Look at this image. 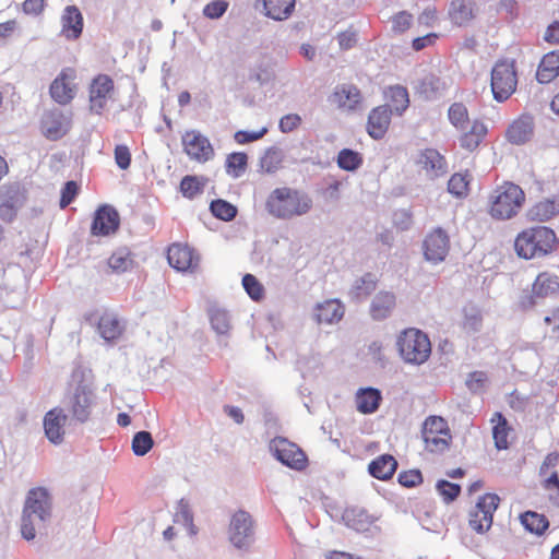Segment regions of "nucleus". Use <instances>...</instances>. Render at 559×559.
Instances as JSON below:
<instances>
[{
  "mask_svg": "<svg viewBox=\"0 0 559 559\" xmlns=\"http://www.w3.org/2000/svg\"><path fill=\"white\" fill-rule=\"evenodd\" d=\"M312 207L313 200L307 192L289 187L274 189L265 202L267 213L283 221L305 216Z\"/></svg>",
  "mask_w": 559,
  "mask_h": 559,
  "instance_id": "nucleus-1",
  "label": "nucleus"
},
{
  "mask_svg": "<svg viewBox=\"0 0 559 559\" xmlns=\"http://www.w3.org/2000/svg\"><path fill=\"white\" fill-rule=\"evenodd\" d=\"M51 519V502L45 488H34L28 491L25 500L21 533L26 540H32L36 535L46 533Z\"/></svg>",
  "mask_w": 559,
  "mask_h": 559,
  "instance_id": "nucleus-2",
  "label": "nucleus"
},
{
  "mask_svg": "<svg viewBox=\"0 0 559 559\" xmlns=\"http://www.w3.org/2000/svg\"><path fill=\"white\" fill-rule=\"evenodd\" d=\"M557 243L552 229L546 226H535L520 233L514 241V249L520 258L530 260L550 253Z\"/></svg>",
  "mask_w": 559,
  "mask_h": 559,
  "instance_id": "nucleus-3",
  "label": "nucleus"
},
{
  "mask_svg": "<svg viewBox=\"0 0 559 559\" xmlns=\"http://www.w3.org/2000/svg\"><path fill=\"white\" fill-rule=\"evenodd\" d=\"M524 200L525 194L519 186L506 182L490 195V214L493 218L509 219L518 214Z\"/></svg>",
  "mask_w": 559,
  "mask_h": 559,
  "instance_id": "nucleus-4",
  "label": "nucleus"
},
{
  "mask_svg": "<svg viewBox=\"0 0 559 559\" xmlns=\"http://www.w3.org/2000/svg\"><path fill=\"white\" fill-rule=\"evenodd\" d=\"M72 381L75 383V388L68 397V409L73 419L85 423L92 413L95 395L91 383L84 379L82 370L73 371Z\"/></svg>",
  "mask_w": 559,
  "mask_h": 559,
  "instance_id": "nucleus-5",
  "label": "nucleus"
},
{
  "mask_svg": "<svg viewBox=\"0 0 559 559\" xmlns=\"http://www.w3.org/2000/svg\"><path fill=\"white\" fill-rule=\"evenodd\" d=\"M401 357L407 364L421 365L431 353V344L427 335L417 329H407L397 338Z\"/></svg>",
  "mask_w": 559,
  "mask_h": 559,
  "instance_id": "nucleus-6",
  "label": "nucleus"
},
{
  "mask_svg": "<svg viewBox=\"0 0 559 559\" xmlns=\"http://www.w3.org/2000/svg\"><path fill=\"white\" fill-rule=\"evenodd\" d=\"M229 543L239 550H248L255 539V523L251 514L245 510L236 511L227 530Z\"/></svg>",
  "mask_w": 559,
  "mask_h": 559,
  "instance_id": "nucleus-7",
  "label": "nucleus"
},
{
  "mask_svg": "<svg viewBox=\"0 0 559 559\" xmlns=\"http://www.w3.org/2000/svg\"><path fill=\"white\" fill-rule=\"evenodd\" d=\"M518 84L513 62L499 61L491 71V91L497 102L508 99L515 91Z\"/></svg>",
  "mask_w": 559,
  "mask_h": 559,
  "instance_id": "nucleus-8",
  "label": "nucleus"
},
{
  "mask_svg": "<svg viewBox=\"0 0 559 559\" xmlns=\"http://www.w3.org/2000/svg\"><path fill=\"white\" fill-rule=\"evenodd\" d=\"M500 502L496 493H486L481 496L476 506L469 512L468 524L473 531L478 534L486 533L492 525L493 513Z\"/></svg>",
  "mask_w": 559,
  "mask_h": 559,
  "instance_id": "nucleus-9",
  "label": "nucleus"
},
{
  "mask_svg": "<svg viewBox=\"0 0 559 559\" xmlns=\"http://www.w3.org/2000/svg\"><path fill=\"white\" fill-rule=\"evenodd\" d=\"M72 127V112L60 108L46 110L40 119V129L45 138L57 141L63 138Z\"/></svg>",
  "mask_w": 559,
  "mask_h": 559,
  "instance_id": "nucleus-10",
  "label": "nucleus"
},
{
  "mask_svg": "<svg viewBox=\"0 0 559 559\" xmlns=\"http://www.w3.org/2000/svg\"><path fill=\"white\" fill-rule=\"evenodd\" d=\"M270 450L282 464L300 471L306 466L307 457L302 450L286 438L277 437L270 442Z\"/></svg>",
  "mask_w": 559,
  "mask_h": 559,
  "instance_id": "nucleus-11",
  "label": "nucleus"
},
{
  "mask_svg": "<svg viewBox=\"0 0 559 559\" xmlns=\"http://www.w3.org/2000/svg\"><path fill=\"white\" fill-rule=\"evenodd\" d=\"M559 292V278L557 275L544 272L533 283L532 292L522 297V306L530 308L536 306L539 299L551 297Z\"/></svg>",
  "mask_w": 559,
  "mask_h": 559,
  "instance_id": "nucleus-12",
  "label": "nucleus"
},
{
  "mask_svg": "<svg viewBox=\"0 0 559 559\" xmlns=\"http://www.w3.org/2000/svg\"><path fill=\"white\" fill-rule=\"evenodd\" d=\"M423 248L425 259L428 262L438 264L444 261L450 249L448 234L440 227L433 229L426 236Z\"/></svg>",
  "mask_w": 559,
  "mask_h": 559,
  "instance_id": "nucleus-13",
  "label": "nucleus"
},
{
  "mask_svg": "<svg viewBox=\"0 0 559 559\" xmlns=\"http://www.w3.org/2000/svg\"><path fill=\"white\" fill-rule=\"evenodd\" d=\"M182 145L188 156L198 162H206L214 155L209 139L195 130L187 131L182 135Z\"/></svg>",
  "mask_w": 559,
  "mask_h": 559,
  "instance_id": "nucleus-14",
  "label": "nucleus"
},
{
  "mask_svg": "<svg viewBox=\"0 0 559 559\" xmlns=\"http://www.w3.org/2000/svg\"><path fill=\"white\" fill-rule=\"evenodd\" d=\"M114 91V81L106 74L96 76L90 86V109L100 115Z\"/></svg>",
  "mask_w": 559,
  "mask_h": 559,
  "instance_id": "nucleus-15",
  "label": "nucleus"
},
{
  "mask_svg": "<svg viewBox=\"0 0 559 559\" xmlns=\"http://www.w3.org/2000/svg\"><path fill=\"white\" fill-rule=\"evenodd\" d=\"M75 71L73 69H63L50 85L51 98L60 105L69 104L75 96Z\"/></svg>",
  "mask_w": 559,
  "mask_h": 559,
  "instance_id": "nucleus-16",
  "label": "nucleus"
},
{
  "mask_svg": "<svg viewBox=\"0 0 559 559\" xmlns=\"http://www.w3.org/2000/svg\"><path fill=\"white\" fill-rule=\"evenodd\" d=\"M416 164L429 179H436L448 173V163L443 155L435 148H426L418 153Z\"/></svg>",
  "mask_w": 559,
  "mask_h": 559,
  "instance_id": "nucleus-17",
  "label": "nucleus"
},
{
  "mask_svg": "<svg viewBox=\"0 0 559 559\" xmlns=\"http://www.w3.org/2000/svg\"><path fill=\"white\" fill-rule=\"evenodd\" d=\"M119 223L118 212L110 205H102L95 212L91 231L94 236H108L118 229Z\"/></svg>",
  "mask_w": 559,
  "mask_h": 559,
  "instance_id": "nucleus-18",
  "label": "nucleus"
},
{
  "mask_svg": "<svg viewBox=\"0 0 559 559\" xmlns=\"http://www.w3.org/2000/svg\"><path fill=\"white\" fill-rule=\"evenodd\" d=\"M67 415L62 408L55 407L46 413L43 425L46 438L53 444H60L64 438Z\"/></svg>",
  "mask_w": 559,
  "mask_h": 559,
  "instance_id": "nucleus-19",
  "label": "nucleus"
},
{
  "mask_svg": "<svg viewBox=\"0 0 559 559\" xmlns=\"http://www.w3.org/2000/svg\"><path fill=\"white\" fill-rule=\"evenodd\" d=\"M343 523L357 533H368L377 530L376 518L359 507L346 508L342 514Z\"/></svg>",
  "mask_w": 559,
  "mask_h": 559,
  "instance_id": "nucleus-20",
  "label": "nucleus"
},
{
  "mask_svg": "<svg viewBox=\"0 0 559 559\" xmlns=\"http://www.w3.org/2000/svg\"><path fill=\"white\" fill-rule=\"evenodd\" d=\"M417 94L427 100L441 97L447 90V83L435 73H427L414 82Z\"/></svg>",
  "mask_w": 559,
  "mask_h": 559,
  "instance_id": "nucleus-21",
  "label": "nucleus"
},
{
  "mask_svg": "<svg viewBox=\"0 0 559 559\" xmlns=\"http://www.w3.org/2000/svg\"><path fill=\"white\" fill-rule=\"evenodd\" d=\"M392 110L388 106L372 109L368 116L367 131L374 140H380L386 133L391 122Z\"/></svg>",
  "mask_w": 559,
  "mask_h": 559,
  "instance_id": "nucleus-22",
  "label": "nucleus"
},
{
  "mask_svg": "<svg viewBox=\"0 0 559 559\" xmlns=\"http://www.w3.org/2000/svg\"><path fill=\"white\" fill-rule=\"evenodd\" d=\"M533 118L531 116H521L509 126L506 136L511 144L523 145L533 138Z\"/></svg>",
  "mask_w": 559,
  "mask_h": 559,
  "instance_id": "nucleus-23",
  "label": "nucleus"
},
{
  "mask_svg": "<svg viewBox=\"0 0 559 559\" xmlns=\"http://www.w3.org/2000/svg\"><path fill=\"white\" fill-rule=\"evenodd\" d=\"M167 260L169 265L179 272L192 270L197 265L192 250L180 243H174L168 248Z\"/></svg>",
  "mask_w": 559,
  "mask_h": 559,
  "instance_id": "nucleus-24",
  "label": "nucleus"
},
{
  "mask_svg": "<svg viewBox=\"0 0 559 559\" xmlns=\"http://www.w3.org/2000/svg\"><path fill=\"white\" fill-rule=\"evenodd\" d=\"M62 34L69 39H76L83 29V16L75 5H68L61 15Z\"/></svg>",
  "mask_w": 559,
  "mask_h": 559,
  "instance_id": "nucleus-25",
  "label": "nucleus"
},
{
  "mask_svg": "<svg viewBox=\"0 0 559 559\" xmlns=\"http://www.w3.org/2000/svg\"><path fill=\"white\" fill-rule=\"evenodd\" d=\"M396 298L391 292H379L370 305V316L373 320L386 319L395 308Z\"/></svg>",
  "mask_w": 559,
  "mask_h": 559,
  "instance_id": "nucleus-26",
  "label": "nucleus"
},
{
  "mask_svg": "<svg viewBox=\"0 0 559 559\" xmlns=\"http://www.w3.org/2000/svg\"><path fill=\"white\" fill-rule=\"evenodd\" d=\"M344 316V308L337 300H325L317 304L314 308V320L318 323H334Z\"/></svg>",
  "mask_w": 559,
  "mask_h": 559,
  "instance_id": "nucleus-27",
  "label": "nucleus"
},
{
  "mask_svg": "<svg viewBox=\"0 0 559 559\" xmlns=\"http://www.w3.org/2000/svg\"><path fill=\"white\" fill-rule=\"evenodd\" d=\"M356 407L361 414L374 413L381 403V392L376 388H361L356 393Z\"/></svg>",
  "mask_w": 559,
  "mask_h": 559,
  "instance_id": "nucleus-28",
  "label": "nucleus"
},
{
  "mask_svg": "<svg viewBox=\"0 0 559 559\" xmlns=\"http://www.w3.org/2000/svg\"><path fill=\"white\" fill-rule=\"evenodd\" d=\"M559 75V51H551L544 56L536 72L539 83L551 82Z\"/></svg>",
  "mask_w": 559,
  "mask_h": 559,
  "instance_id": "nucleus-29",
  "label": "nucleus"
},
{
  "mask_svg": "<svg viewBox=\"0 0 559 559\" xmlns=\"http://www.w3.org/2000/svg\"><path fill=\"white\" fill-rule=\"evenodd\" d=\"M449 15L454 24L466 25L475 16L474 0H452Z\"/></svg>",
  "mask_w": 559,
  "mask_h": 559,
  "instance_id": "nucleus-30",
  "label": "nucleus"
},
{
  "mask_svg": "<svg viewBox=\"0 0 559 559\" xmlns=\"http://www.w3.org/2000/svg\"><path fill=\"white\" fill-rule=\"evenodd\" d=\"M396 467V460L390 454H383L370 462L368 471L374 478L386 480L393 476Z\"/></svg>",
  "mask_w": 559,
  "mask_h": 559,
  "instance_id": "nucleus-31",
  "label": "nucleus"
},
{
  "mask_svg": "<svg viewBox=\"0 0 559 559\" xmlns=\"http://www.w3.org/2000/svg\"><path fill=\"white\" fill-rule=\"evenodd\" d=\"M559 214V198L545 199L532 206L527 213L530 219L546 222Z\"/></svg>",
  "mask_w": 559,
  "mask_h": 559,
  "instance_id": "nucleus-32",
  "label": "nucleus"
},
{
  "mask_svg": "<svg viewBox=\"0 0 559 559\" xmlns=\"http://www.w3.org/2000/svg\"><path fill=\"white\" fill-rule=\"evenodd\" d=\"M265 10V15L275 20L284 21L288 19L294 9L296 0H261Z\"/></svg>",
  "mask_w": 559,
  "mask_h": 559,
  "instance_id": "nucleus-33",
  "label": "nucleus"
},
{
  "mask_svg": "<svg viewBox=\"0 0 559 559\" xmlns=\"http://www.w3.org/2000/svg\"><path fill=\"white\" fill-rule=\"evenodd\" d=\"M97 329L105 341H114L121 335L123 325L115 313L105 312L99 318Z\"/></svg>",
  "mask_w": 559,
  "mask_h": 559,
  "instance_id": "nucleus-34",
  "label": "nucleus"
},
{
  "mask_svg": "<svg viewBox=\"0 0 559 559\" xmlns=\"http://www.w3.org/2000/svg\"><path fill=\"white\" fill-rule=\"evenodd\" d=\"M377 277L371 273H367L360 278H357L349 289V297L352 300L359 301L368 297L377 287Z\"/></svg>",
  "mask_w": 559,
  "mask_h": 559,
  "instance_id": "nucleus-35",
  "label": "nucleus"
},
{
  "mask_svg": "<svg viewBox=\"0 0 559 559\" xmlns=\"http://www.w3.org/2000/svg\"><path fill=\"white\" fill-rule=\"evenodd\" d=\"M333 97L340 107L350 110L359 104L360 92L354 85H342L336 87Z\"/></svg>",
  "mask_w": 559,
  "mask_h": 559,
  "instance_id": "nucleus-36",
  "label": "nucleus"
},
{
  "mask_svg": "<svg viewBox=\"0 0 559 559\" xmlns=\"http://www.w3.org/2000/svg\"><path fill=\"white\" fill-rule=\"evenodd\" d=\"M209 320L212 329L219 335H225L230 330L229 313L217 305H212L207 309Z\"/></svg>",
  "mask_w": 559,
  "mask_h": 559,
  "instance_id": "nucleus-37",
  "label": "nucleus"
},
{
  "mask_svg": "<svg viewBox=\"0 0 559 559\" xmlns=\"http://www.w3.org/2000/svg\"><path fill=\"white\" fill-rule=\"evenodd\" d=\"M487 133V127L478 120L473 121L471 129L461 136L462 147L474 151L478 147Z\"/></svg>",
  "mask_w": 559,
  "mask_h": 559,
  "instance_id": "nucleus-38",
  "label": "nucleus"
},
{
  "mask_svg": "<svg viewBox=\"0 0 559 559\" xmlns=\"http://www.w3.org/2000/svg\"><path fill=\"white\" fill-rule=\"evenodd\" d=\"M491 421L495 423L492 428V437L495 440V445L498 450H506L509 447L508 443V433L509 426L508 420L501 413H495Z\"/></svg>",
  "mask_w": 559,
  "mask_h": 559,
  "instance_id": "nucleus-39",
  "label": "nucleus"
},
{
  "mask_svg": "<svg viewBox=\"0 0 559 559\" xmlns=\"http://www.w3.org/2000/svg\"><path fill=\"white\" fill-rule=\"evenodd\" d=\"M22 201L23 197L17 183L3 187L2 202L0 204V215H3L4 209L10 211L19 209L22 205Z\"/></svg>",
  "mask_w": 559,
  "mask_h": 559,
  "instance_id": "nucleus-40",
  "label": "nucleus"
},
{
  "mask_svg": "<svg viewBox=\"0 0 559 559\" xmlns=\"http://www.w3.org/2000/svg\"><path fill=\"white\" fill-rule=\"evenodd\" d=\"M523 526L536 535H542L549 526L548 520L536 512L527 511L521 516Z\"/></svg>",
  "mask_w": 559,
  "mask_h": 559,
  "instance_id": "nucleus-41",
  "label": "nucleus"
},
{
  "mask_svg": "<svg viewBox=\"0 0 559 559\" xmlns=\"http://www.w3.org/2000/svg\"><path fill=\"white\" fill-rule=\"evenodd\" d=\"M388 97L392 104V112L402 115L409 104L408 92L401 85L390 87Z\"/></svg>",
  "mask_w": 559,
  "mask_h": 559,
  "instance_id": "nucleus-42",
  "label": "nucleus"
},
{
  "mask_svg": "<svg viewBox=\"0 0 559 559\" xmlns=\"http://www.w3.org/2000/svg\"><path fill=\"white\" fill-rule=\"evenodd\" d=\"M448 117L453 127L459 130H466L469 124L468 111L464 104L454 103L448 110Z\"/></svg>",
  "mask_w": 559,
  "mask_h": 559,
  "instance_id": "nucleus-43",
  "label": "nucleus"
},
{
  "mask_svg": "<svg viewBox=\"0 0 559 559\" xmlns=\"http://www.w3.org/2000/svg\"><path fill=\"white\" fill-rule=\"evenodd\" d=\"M463 329L468 333H476L480 331L483 325V317L480 310L473 306L468 305L463 309Z\"/></svg>",
  "mask_w": 559,
  "mask_h": 559,
  "instance_id": "nucleus-44",
  "label": "nucleus"
},
{
  "mask_svg": "<svg viewBox=\"0 0 559 559\" xmlns=\"http://www.w3.org/2000/svg\"><path fill=\"white\" fill-rule=\"evenodd\" d=\"M284 154L277 147L269 148L260 160L261 169L267 174L276 173L283 163Z\"/></svg>",
  "mask_w": 559,
  "mask_h": 559,
  "instance_id": "nucleus-45",
  "label": "nucleus"
},
{
  "mask_svg": "<svg viewBox=\"0 0 559 559\" xmlns=\"http://www.w3.org/2000/svg\"><path fill=\"white\" fill-rule=\"evenodd\" d=\"M248 156L246 153L236 152L228 155L226 159L227 174L238 178L246 170Z\"/></svg>",
  "mask_w": 559,
  "mask_h": 559,
  "instance_id": "nucleus-46",
  "label": "nucleus"
},
{
  "mask_svg": "<svg viewBox=\"0 0 559 559\" xmlns=\"http://www.w3.org/2000/svg\"><path fill=\"white\" fill-rule=\"evenodd\" d=\"M133 259L126 249H119L108 259L109 267L118 273L126 272L132 267Z\"/></svg>",
  "mask_w": 559,
  "mask_h": 559,
  "instance_id": "nucleus-47",
  "label": "nucleus"
},
{
  "mask_svg": "<svg viewBox=\"0 0 559 559\" xmlns=\"http://www.w3.org/2000/svg\"><path fill=\"white\" fill-rule=\"evenodd\" d=\"M210 210L215 217L226 222L234 219L237 214L236 206L223 199L212 201Z\"/></svg>",
  "mask_w": 559,
  "mask_h": 559,
  "instance_id": "nucleus-48",
  "label": "nucleus"
},
{
  "mask_svg": "<svg viewBox=\"0 0 559 559\" xmlns=\"http://www.w3.org/2000/svg\"><path fill=\"white\" fill-rule=\"evenodd\" d=\"M361 163L362 159L359 153L349 148H343L337 155L338 167L347 171L356 170Z\"/></svg>",
  "mask_w": 559,
  "mask_h": 559,
  "instance_id": "nucleus-49",
  "label": "nucleus"
},
{
  "mask_svg": "<svg viewBox=\"0 0 559 559\" xmlns=\"http://www.w3.org/2000/svg\"><path fill=\"white\" fill-rule=\"evenodd\" d=\"M154 445L152 435L142 430L136 432L132 439V451L138 456H144Z\"/></svg>",
  "mask_w": 559,
  "mask_h": 559,
  "instance_id": "nucleus-50",
  "label": "nucleus"
},
{
  "mask_svg": "<svg viewBox=\"0 0 559 559\" xmlns=\"http://www.w3.org/2000/svg\"><path fill=\"white\" fill-rule=\"evenodd\" d=\"M426 449L430 452H443L449 447L450 433H421Z\"/></svg>",
  "mask_w": 559,
  "mask_h": 559,
  "instance_id": "nucleus-51",
  "label": "nucleus"
},
{
  "mask_svg": "<svg viewBox=\"0 0 559 559\" xmlns=\"http://www.w3.org/2000/svg\"><path fill=\"white\" fill-rule=\"evenodd\" d=\"M469 183L468 175L456 173L448 181V191L456 198L465 197Z\"/></svg>",
  "mask_w": 559,
  "mask_h": 559,
  "instance_id": "nucleus-52",
  "label": "nucleus"
},
{
  "mask_svg": "<svg viewBox=\"0 0 559 559\" xmlns=\"http://www.w3.org/2000/svg\"><path fill=\"white\" fill-rule=\"evenodd\" d=\"M242 286L252 300L259 301L263 298L264 288L252 274H246L242 277Z\"/></svg>",
  "mask_w": 559,
  "mask_h": 559,
  "instance_id": "nucleus-53",
  "label": "nucleus"
},
{
  "mask_svg": "<svg viewBox=\"0 0 559 559\" xmlns=\"http://www.w3.org/2000/svg\"><path fill=\"white\" fill-rule=\"evenodd\" d=\"M203 185L195 176H186L180 182V191L183 197L193 199L197 194L202 192Z\"/></svg>",
  "mask_w": 559,
  "mask_h": 559,
  "instance_id": "nucleus-54",
  "label": "nucleus"
},
{
  "mask_svg": "<svg viewBox=\"0 0 559 559\" xmlns=\"http://www.w3.org/2000/svg\"><path fill=\"white\" fill-rule=\"evenodd\" d=\"M436 489L445 502L455 500L461 492L460 485L450 483L444 479H441L437 483Z\"/></svg>",
  "mask_w": 559,
  "mask_h": 559,
  "instance_id": "nucleus-55",
  "label": "nucleus"
},
{
  "mask_svg": "<svg viewBox=\"0 0 559 559\" xmlns=\"http://www.w3.org/2000/svg\"><path fill=\"white\" fill-rule=\"evenodd\" d=\"M429 432H431L432 435L441 433V435L447 436V433H449V428H448L447 421L443 418L438 417V416L428 417L424 423L421 433H429Z\"/></svg>",
  "mask_w": 559,
  "mask_h": 559,
  "instance_id": "nucleus-56",
  "label": "nucleus"
},
{
  "mask_svg": "<svg viewBox=\"0 0 559 559\" xmlns=\"http://www.w3.org/2000/svg\"><path fill=\"white\" fill-rule=\"evenodd\" d=\"M228 9L226 0H214L207 3L203 9V14L207 19L216 20L222 17Z\"/></svg>",
  "mask_w": 559,
  "mask_h": 559,
  "instance_id": "nucleus-57",
  "label": "nucleus"
},
{
  "mask_svg": "<svg viewBox=\"0 0 559 559\" xmlns=\"http://www.w3.org/2000/svg\"><path fill=\"white\" fill-rule=\"evenodd\" d=\"M266 132H267L266 127H263L258 131L239 130L235 133L234 138L238 144H247V143H250V142H253V141H257V140L263 138L264 134H266Z\"/></svg>",
  "mask_w": 559,
  "mask_h": 559,
  "instance_id": "nucleus-58",
  "label": "nucleus"
},
{
  "mask_svg": "<svg viewBox=\"0 0 559 559\" xmlns=\"http://www.w3.org/2000/svg\"><path fill=\"white\" fill-rule=\"evenodd\" d=\"M421 481L423 476L418 469L405 471L399 474V483L406 488L415 487Z\"/></svg>",
  "mask_w": 559,
  "mask_h": 559,
  "instance_id": "nucleus-59",
  "label": "nucleus"
},
{
  "mask_svg": "<svg viewBox=\"0 0 559 559\" xmlns=\"http://www.w3.org/2000/svg\"><path fill=\"white\" fill-rule=\"evenodd\" d=\"M413 22V15L406 11L399 12L392 19V28L397 33L408 29Z\"/></svg>",
  "mask_w": 559,
  "mask_h": 559,
  "instance_id": "nucleus-60",
  "label": "nucleus"
},
{
  "mask_svg": "<svg viewBox=\"0 0 559 559\" xmlns=\"http://www.w3.org/2000/svg\"><path fill=\"white\" fill-rule=\"evenodd\" d=\"M301 123V117L297 114H288L280 119L278 128L283 133H289Z\"/></svg>",
  "mask_w": 559,
  "mask_h": 559,
  "instance_id": "nucleus-61",
  "label": "nucleus"
},
{
  "mask_svg": "<svg viewBox=\"0 0 559 559\" xmlns=\"http://www.w3.org/2000/svg\"><path fill=\"white\" fill-rule=\"evenodd\" d=\"M79 187L75 181H68L61 190L60 207H67L76 197Z\"/></svg>",
  "mask_w": 559,
  "mask_h": 559,
  "instance_id": "nucleus-62",
  "label": "nucleus"
},
{
  "mask_svg": "<svg viewBox=\"0 0 559 559\" xmlns=\"http://www.w3.org/2000/svg\"><path fill=\"white\" fill-rule=\"evenodd\" d=\"M115 160L120 169H127L131 163V154L126 145H117L115 148Z\"/></svg>",
  "mask_w": 559,
  "mask_h": 559,
  "instance_id": "nucleus-63",
  "label": "nucleus"
},
{
  "mask_svg": "<svg viewBox=\"0 0 559 559\" xmlns=\"http://www.w3.org/2000/svg\"><path fill=\"white\" fill-rule=\"evenodd\" d=\"M357 41V34L354 31H346L338 35V44L342 49L352 48Z\"/></svg>",
  "mask_w": 559,
  "mask_h": 559,
  "instance_id": "nucleus-64",
  "label": "nucleus"
}]
</instances>
